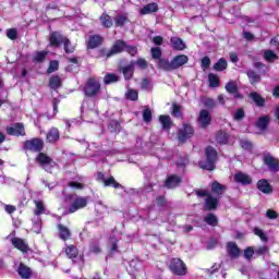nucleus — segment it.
I'll return each instance as SVG.
<instances>
[{
  "instance_id": "c03bdc74",
  "label": "nucleus",
  "mask_w": 279,
  "mask_h": 279,
  "mask_svg": "<svg viewBox=\"0 0 279 279\" xmlns=\"http://www.w3.org/2000/svg\"><path fill=\"white\" fill-rule=\"evenodd\" d=\"M247 76L252 84H256V82H260V76L256 74L254 71H248Z\"/></svg>"
},
{
  "instance_id": "9b49d317",
  "label": "nucleus",
  "mask_w": 279,
  "mask_h": 279,
  "mask_svg": "<svg viewBox=\"0 0 279 279\" xmlns=\"http://www.w3.org/2000/svg\"><path fill=\"white\" fill-rule=\"evenodd\" d=\"M24 147L29 151H40L43 149V140L34 138V140L27 141Z\"/></svg>"
},
{
  "instance_id": "052dcab7",
  "label": "nucleus",
  "mask_w": 279,
  "mask_h": 279,
  "mask_svg": "<svg viewBox=\"0 0 279 279\" xmlns=\"http://www.w3.org/2000/svg\"><path fill=\"white\" fill-rule=\"evenodd\" d=\"M69 186L71 189H77V190H82L84 189V184L80 183V182H75V181H72L69 183Z\"/></svg>"
},
{
  "instance_id": "423d86ee",
  "label": "nucleus",
  "mask_w": 279,
  "mask_h": 279,
  "mask_svg": "<svg viewBox=\"0 0 279 279\" xmlns=\"http://www.w3.org/2000/svg\"><path fill=\"white\" fill-rule=\"evenodd\" d=\"M99 90H101L99 82L95 78H89L84 88L86 97H95V95H99Z\"/></svg>"
},
{
  "instance_id": "bf43d9fd",
  "label": "nucleus",
  "mask_w": 279,
  "mask_h": 279,
  "mask_svg": "<svg viewBox=\"0 0 279 279\" xmlns=\"http://www.w3.org/2000/svg\"><path fill=\"white\" fill-rule=\"evenodd\" d=\"M89 252H92L93 254H99V252H101V248H99V244L94 243L89 246Z\"/></svg>"
},
{
  "instance_id": "774afa93",
  "label": "nucleus",
  "mask_w": 279,
  "mask_h": 279,
  "mask_svg": "<svg viewBox=\"0 0 279 279\" xmlns=\"http://www.w3.org/2000/svg\"><path fill=\"white\" fill-rule=\"evenodd\" d=\"M162 37H160V36H156V37H154L153 38V43L155 44V45H162Z\"/></svg>"
},
{
  "instance_id": "58836bf2",
  "label": "nucleus",
  "mask_w": 279,
  "mask_h": 279,
  "mask_svg": "<svg viewBox=\"0 0 279 279\" xmlns=\"http://www.w3.org/2000/svg\"><path fill=\"white\" fill-rule=\"evenodd\" d=\"M50 88H60L62 86V81L60 80L59 76H52L49 81Z\"/></svg>"
},
{
  "instance_id": "6e6d98bb",
  "label": "nucleus",
  "mask_w": 279,
  "mask_h": 279,
  "mask_svg": "<svg viewBox=\"0 0 279 279\" xmlns=\"http://www.w3.org/2000/svg\"><path fill=\"white\" fill-rule=\"evenodd\" d=\"M7 36L10 40H16V29L10 28L7 31Z\"/></svg>"
},
{
  "instance_id": "a211bd4d",
  "label": "nucleus",
  "mask_w": 279,
  "mask_h": 279,
  "mask_svg": "<svg viewBox=\"0 0 279 279\" xmlns=\"http://www.w3.org/2000/svg\"><path fill=\"white\" fill-rule=\"evenodd\" d=\"M170 43L177 51H184L186 49V44L179 37H172Z\"/></svg>"
},
{
  "instance_id": "39448f33",
  "label": "nucleus",
  "mask_w": 279,
  "mask_h": 279,
  "mask_svg": "<svg viewBox=\"0 0 279 279\" xmlns=\"http://www.w3.org/2000/svg\"><path fill=\"white\" fill-rule=\"evenodd\" d=\"M66 202L70 204V213H76V210H80L81 208H86L88 198L72 194L68 197Z\"/></svg>"
},
{
  "instance_id": "412c9836",
  "label": "nucleus",
  "mask_w": 279,
  "mask_h": 279,
  "mask_svg": "<svg viewBox=\"0 0 279 279\" xmlns=\"http://www.w3.org/2000/svg\"><path fill=\"white\" fill-rule=\"evenodd\" d=\"M227 252L229 256H231V258H236V256L241 254V251H239V246H236V244L233 242H229L227 244Z\"/></svg>"
},
{
  "instance_id": "ea45409f",
  "label": "nucleus",
  "mask_w": 279,
  "mask_h": 279,
  "mask_svg": "<svg viewBox=\"0 0 279 279\" xmlns=\"http://www.w3.org/2000/svg\"><path fill=\"white\" fill-rule=\"evenodd\" d=\"M267 125H269V117L265 116L258 119L257 128H259V130H265Z\"/></svg>"
},
{
  "instance_id": "e433bc0d",
  "label": "nucleus",
  "mask_w": 279,
  "mask_h": 279,
  "mask_svg": "<svg viewBox=\"0 0 279 279\" xmlns=\"http://www.w3.org/2000/svg\"><path fill=\"white\" fill-rule=\"evenodd\" d=\"M100 22L104 27H112V19L106 13L100 16Z\"/></svg>"
},
{
  "instance_id": "f3484780",
  "label": "nucleus",
  "mask_w": 279,
  "mask_h": 279,
  "mask_svg": "<svg viewBox=\"0 0 279 279\" xmlns=\"http://www.w3.org/2000/svg\"><path fill=\"white\" fill-rule=\"evenodd\" d=\"M226 185L215 181L211 183V193H214L215 195H217V197L221 198V195H223V193H226Z\"/></svg>"
},
{
  "instance_id": "13d9d810",
  "label": "nucleus",
  "mask_w": 279,
  "mask_h": 279,
  "mask_svg": "<svg viewBox=\"0 0 279 279\" xmlns=\"http://www.w3.org/2000/svg\"><path fill=\"white\" fill-rule=\"evenodd\" d=\"M124 51H128L130 56H136L137 53L136 47L134 46H125Z\"/></svg>"
},
{
  "instance_id": "bb28decb",
  "label": "nucleus",
  "mask_w": 279,
  "mask_h": 279,
  "mask_svg": "<svg viewBox=\"0 0 279 279\" xmlns=\"http://www.w3.org/2000/svg\"><path fill=\"white\" fill-rule=\"evenodd\" d=\"M60 138V132L58 129H51L49 133L47 134V141L49 143H56Z\"/></svg>"
},
{
  "instance_id": "393cba45",
  "label": "nucleus",
  "mask_w": 279,
  "mask_h": 279,
  "mask_svg": "<svg viewBox=\"0 0 279 279\" xmlns=\"http://www.w3.org/2000/svg\"><path fill=\"white\" fill-rule=\"evenodd\" d=\"M180 182H182V180H180L179 177L177 175H171L167 179L166 181V186L168 189H175V186H178L180 184Z\"/></svg>"
},
{
  "instance_id": "3c124183",
  "label": "nucleus",
  "mask_w": 279,
  "mask_h": 279,
  "mask_svg": "<svg viewBox=\"0 0 279 279\" xmlns=\"http://www.w3.org/2000/svg\"><path fill=\"white\" fill-rule=\"evenodd\" d=\"M172 114H173V117H177V118L182 117V107H180L178 105H173Z\"/></svg>"
},
{
  "instance_id": "79ce46f5",
  "label": "nucleus",
  "mask_w": 279,
  "mask_h": 279,
  "mask_svg": "<svg viewBox=\"0 0 279 279\" xmlns=\"http://www.w3.org/2000/svg\"><path fill=\"white\" fill-rule=\"evenodd\" d=\"M205 221L208 223V226H217L218 223V220H217V216H215V214H208L206 217H205Z\"/></svg>"
},
{
  "instance_id": "37998d69",
  "label": "nucleus",
  "mask_w": 279,
  "mask_h": 279,
  "mask_svg": "<svg viewBox=\"0 0 279 279\" xmlns=\"http://www.w3.org/2000/svg\"><path fill=\"white\" fill-rule=\"evenodd\" d=\"M104 184L105 186H113V189H119V186H121V184L117 183V181L112 177H110L109 179H106L104 181Z\"/></svg>"
},
{
  "instance_id": "cd10ccee",
  "label": "nucleus",
  "mask_w": 279,
  "mask_h": 279,
  "mask_svg": "<svg viewBox=\"0 0 279 279\" xmlns=\"http://www.w3.org/2000/svg\"><path fill=\"white\" fill-rule=\"evenodd\" d=\"M250 97L253 99L256 106H265V98L260 94L253 92L251 93Z\"/></svg>"
},
{
  "instance_id": "4c0bfd02",
  "label": "nucleus",
  "mask_w": 279,
  "mask_h": 279,
  "mask_svg": "<svg viewBox=\"0 0 279 279\" xmlns=\"http://www.w3.org/2000/svg\"><path fill=\"white\" fill-rule=\"evenodd\" d=\"M125 97L126 99H129L130 101H137L138 100V92L136 89H129L125 93Z\"/></svg>"
},
{
  "instance_id": "a18cd8bd",
  "label": "nucleus",
  "mask_w": 279,
  "mask_h": 279,
  "mask_svg": "<svg viewBox=\"0 0 279 279\" xmlns=\"http://www.w3.org/2000/svg\"><path fill=\"white\" fill-rule=\"evenodd\" d=\"M128 23V16L126 15H119L116 17V25L117 27H121V25H125Z\"/></svg>"
},
{
  "instance_id": "338daca9",
  "label": "nucleus",
  "mask_w": 279,
  "mask_h": 279,
  "mask_svg": "<svg viewBox=\"0 0 279 279\" xmlns=\"http://www.w3.org/2000/svg\"><path fill=\"white\" fill-rule=\"evenodd\" d=\"M241 147L243 149H252V143H250L247 141H243V142H241Z\"/></svg>"
},
{
  "instance_id": "dca6fc26",
  "label": "nucleus",
  "mask_w": 279,
  "mask_h": 279,
  "mask_svg": "<svg viewBox=\"0 0 279 279\" xmlns=\"http://www.w3.org/2000/svg\"><path fill=\"white\" fill-rule=\"evenodd\" d=\"M121 51H125V43H123L122 40H118L116 41V44L113 45V47L111 48L107 57L110 58V56L121 53Z\"/></svg>"
},
{
  "instance_id": "69168bd1",
  "label": "nucleus",
  "mask_w": 279,
  "mask_h": 279,
  "mask_svg": "<svg viewBox=\"0 0 279 279\" xmlns=\"http://www.w3.org/2000/svg\"><path fill=\"white\" fill-rule=\"evenodd\" d=\"M136 64L140 69H146L147 68V61L145 59H140L136 61Z\"/></svg>"
},
{
  "instance_id": "2eb2a0df",
  "label": "nucleus",
  "mask_w": 279,
  "mask_h": 279,
  "mask_svg": "<svg viewBox=\"0 0 279 279\" xmlns=\"http://www.w3.org/2000/svg\"><path fill=\"white\" fill-rule=\"evenodd\" d=\"M264 162L270 169V171H278L279 169L278 159L267 155L264 157Z\"/></svg>"
},
{
  "instance_id": "603ef678",
  "label": "nucleus",
  "mask_w": 279,
  "mask_h": 279,
  "mask_svg": "<svg viewBox=\"0 0 279 279\" xmlns=\"http://www.w3.org/2000/svg\"><path fill=\"white\" fill-rule=\"evenodd\" d=\"M59 66H60V63L58 61H51L48 68V73H54V71H58Z\"/></svg>"
},
{
  "instance_id": "0eeeda50",
  "label": "nucleus",
  "mask_w": 279,
  "mask_h": 279,
  "mask_svg": "<svg viewBox=\"0 0 279 279\" xmlns=\"http://www.w3.org/2000/svg\"><path fill=\"white\" fill-rule=\"evenodd\" d=\"M170 269L172 274H177V276H185L186 275V266L184 262L180 258H174L170 262Z\"/></svg>"
},
{
  "instance_id": "5701e85b",
  "label": "nucleus",
  "mask_w": 279,
  "mask_h": 279,
  "mask_svg": "<svg viewBox=\"0 0 279 279\" xmlns=\"http://www.w3.org/2000/svg\"><path fill=\"white\" fill-rule=\"evenodd\" d=\"M134 64L135 62H131L129 65L122 68V73L125 80H132V75H134Z\"/></svg>"
},
{
  "instance_id": "4d7b16f0",
  "label": "nucleus",
  "mask_w": 279,
  "mask_h": 279,
  "mask_svg": "<svg viewBox=\"0 0 279 279\" xmlns=\"http://www.w3.org/2000/svg\"><path fill=\"white\" fill-rule=\"evenodd\" d=\"M252 256H254V248L253 247H248L244 251V258H247V260H250V258H252Z\"/></svg>"
},
{
  "instance_id": "8fccbe9b",
  "label": "nucleus",
  "mask_w": 279,
  "mask_h": 279,
  "mask_svg": "<svg viewBox=\"0 0 279 279\" xmlns=\"http://www.w3.org/2000/svg\"><path fill=\"white\" fill-rule=\"evenodd\" d=\"M160 56H162V51L160 50L159 47H157V48H151V57H153L155 60H160Z\"/></svg>"
},
{
  "instance_id": "c85d7f7f",
  "label": "nucleus",
  "mask_w": 279,
  "mask_h": 279,
  "mask_svg": "<svg viewBox=\"0 0 279 279\" xmlns=\"http://www.w3.org/2000/svg\"><path fill=\"white\" fill-rule=\"evenodd\" d=\"M58 230H59V236L63 241H66V239H69V236H71V231H69V228H66L62 225H59Z\"/></svg>"
},
{
  "instance_id": "ddd939ff",
  "label": "nucleus",
  "mask_w": 279,
  "mask_h": 279,
  "mask_svg": "<svg viewBox=\"0 0 279 279\" xmlns=\"http://www.w3.org/2000/svg\"><path fill=\"white\" fill-rule=\"evenodd\" d=\"M193 136V126L185 124L183 126V130L179 133V141L181 143H184V141H186V138H191Z\"/></svg>"
},
{
  "instance_id": "5fc2aeb1",
  "label": "nucleus",
  "mask_w": 279,
  "mask_h": 279,
  "mask_svg": "<svg viewBox=\"0 0 279 279\" xmlns=\"http://www.w3.org/2000/svg\"><path fill=\"white\" fill-rule=\"evenodd\" d=\"M143 119L146 123H149V121H151V110L145 109L143 112Z\"/></svg>"
},
{
  "instance_id": "f704fd0d",
  "label": "nucleus",
  "mask_w": 279,
  "mask_h": 279,
  "mask_svg": "<svg viewBox=\"0 0 279 279\" xmlns=\"http://www.w3.org/2000/svg\"><path fill=\"white\" fill-rule=\"evenodd\" d=\"M159 121L163 128V130H169L171 128V117L169 116H160Z\"/></svg>"
},
{
  "instance_id": "f8f14e48",
  "label": "nucleus",
  "mask_w": 279,
  "mask_h": 279,
  "mask_svg": "<svg viewBox=\"0 0 279 279\" xmlns=\"http://www.w3.org/2000/svg\"><path fill=\"white\" fill-rule=\"evenodd\" d=\"M11 243L13 246L16 247V250H20V252H29V246L27 245V242L20 238H13L11 240Z\"/></svg>"
},
{
  "instance_id": "864d4df0",
  "label": "nucleus",
  "mask_w": 279,
  "mask_h": 279,
  "mask_svg": "<svg viewBox=\"0 0 279 279\" xmlns=\"http://www.w3.org/2000/svg\"><path fill=\"white\" fill-rule=\"evenodd\" d=\"M254 234H256V236H259L262 241H267V235L265 234V232H263V230L255 228Z\"/></svg>"
},
{
  "instance_id": "6e6552de",
  "label": "nucleus",
  "mask_w": 279,
  "mask_h": 279,
  "mask_svg": "<svg viewBox=\"0 0 279 279\" xmlns=\"http://www.w3.org/2000/svg\"><path fill=\"white\" fill-rule=\"evenodd\" d=\"M36 160L46 171H49L51 168L56 167V161H53V159H51V157L47 156L45 153H39Z\"/></svg>"
},
{
  "instance_id": "680f3d73",
  "label": "nucleus",
  "mask_w": 279,
  "mask_h": 279,
  "mask_svg": "<svg viewBox=\"0 0 279 279\" xmlns=\"http://www.w3.org/2000/svg\"><path fill=\"white\" fill-rule=\"evenodd\" d=\"M269 252V248L267 246H260L255 251V254H257L258 256L263 255V254H267Z\"/></svg>"
},
{
  "instance_id": "4be33fe9",
  "label": "nucleus",
  "mask_w": 279,
  "mask_h": 279,
  "mask_svg": "<svg viewBox=\"0 0 279 279\" xmlns=\"http://www.w3.org/2000/svg\"><path fill=\"white\" fill-rule=\"evenodd\" d=\"M153 12H158V4L157 3H148L144 8L141 9L140 14H153Z\"/></svg>"
},
{
  "instance_id": "473e14b6",
  "label": "nucleus",
  "mask_w": 279,
  "mask_h": 279,
  "mask_svg": "<svg viewBox=\"0 0 279 279\" xmlns=\"http://www.w3.org/2000/svg\"><path fill=\"white\" fill-rule=\"evenodd\" d=\"M208 80H209V86H211V88H217L221 84V81H219V76H217V74L210 73L208 75Z\"/></svg>"
},
{
  "instance_id": "09e8293b",
  "label": "nucleus",
  "mask_w": 279,
  "mask_h": 279,
  "mask_svg": "<svg viewBox=\"0 0 279 279\" xmlns=\"http://www.w3.org/2000/svg\"><path fill=\"white\" fill-rule=\"evenodd\" d=\"M41 228H43V222L39 219L37 221H34L33 232H35L36 234H40Z\"/></svg>"
},
{
  "instance_id": "de8ad7c7",
  "label": "nucleus",
  "mask_w": 279,
  "mask_h": 279,
  "mask_svg": "<svg viewBox=\"0 0 279 279\" xmlns=\"http://www.w3.org/2000/svg\"><path fill=\"white\" fill-rule=\"evenodd\" d=\"M245 117V111L243 109H238L233 113L234 121H241Z\"/></svg>"
},
{
  "instance_id": "4468645a",
  "label": "nucleus",
  "mask_w": 279,
  "mask_h": 279,
  "mask_svg": "<svg viewBox=\"0 0 279 279\" xmlns=\"http://www.w3.org/2000/svg\"><path fill=\"white\" fill-rule=\"evenodd\" d=\"M234 181L238 184L247 185V184H252V177H250L243 172H238L234 174Z\"/></svg>"
},
{
  "instance_id": "49530a36",
  "label": "nucleus",
  "mask_w": 279,
  "mask_h": 279,
  "mask_svg": "<svg viewBox=\"0 0 279 279\" xmlns=\"http://www.w3.org/2000/svg\"><path fill=\"white\" fill-rule=\"evenodd\" d=\"M47 58V51H38L35 53L34 60L35 62H43Z\"/></svg>"
},
{
  "instance_id": "c756f323",
  "label": "nucleus",
  "mask_w": 279,
  "mask_h": 279,
  "mask_svg": "<svg viewBox=\"0 0 279 279\" xmlns=\"http://www.w3.org/2000/svg\"><path fill=\"white\" fill-rule=\"evenodd\" d=\"M238 85H236V82L234 81H230L229 83H227L226 85V90L227 93H230L231 95H235V97H241L236 94V90H238Z\"/></svg>"
},
{
  "instance_id": "a878e982",
  "label": "nucleus",
  "mask_w": 279,
  "mask_h": 279,
  "mask_svg": "<svg viewBox=\"0 0 279 279\" xmlns=\"http://www.w3.org/2000/svg\"><path fill=\"white\" fill-rule=\"evenodd\" d=\"M35 210H34V215H36V217L40 216V215H45V213H47V208L45 207V203H43L41 201H35Z\"/></svg>"
},
{
  "instance_id": "20e7f679",
  "label": "nucleus",
  "mask_w": 279,
  "mask_h": 279,
  "mask_svg": "<svg viewBox=\"0 0 279 279\" xmlns=\"http://www.w3.org/2000/svg\"><path fill=\"white\" fill-rule=\"evenodd\" d=\"M207 160L199 161L201 169H206L207 171H213L215 169V162H217V150L213 147H207L205 150Z\"/></svg>"
},
{
  "instance_id": "aec40b11",
  "label": "nucleus",
  "mask_w": 279,
  "mask_h": 279,
  "mask_svg": "<svg viewBox=\"0 0 279 279\" xmlns=\"http://www.w3.org/2000/svg\"><path fill=\"white\" fill-rule=\"evenodd\" d=\"M101 43H104V38H101V36H99V35L90 36L88 39V48L95 49V48L99 47V45H101Z\"/></svg>"
},
{
  "instance_id": "6ab92c4d",
  "label": "nucleus",
  "mask_w": 279,
  "mask_h": 279,
  "mask_svg": "<svg viewBox=\"0 0 279 279\" xmlns=\"http://www.w3.org/2000/svg\"><path fill=\"white\" fill-rule=\"evenodd\" d=\"M257 189L258 191H260L262 193H266V194H269L271 193L272 189H271V185L269 184V182L265 179L263 180H259L257 182Z\"/></svg>"
},
{
  "instance_id": "e2e57ef3",
  "label": "nucleus",
  "mask_w": 279,
  "mask_h": 279,
  "mask_svg": "<svg viewBox=\"0 0 279 279\" xmlns=\"http://www.w3.org/2000/svg\"><path fill=\"white\" fill-rule=\"evenodd\" d=\"M266 217L268 219H278V213L274 211L272 209L267 210Z\"/></svg>"
},
{
  "instance_id": "72a5a7b5",
  "label": "nucleus",
  "mask_w": 279,
  "mask_h": 279,
  "mask_svg": "<svg viewBox=\"0 0 279 279\" xmlns=\"http://www.w3.org/2000/svg\"><path fill=\"white\" fill-rule=\"evenodd\" d=\"M228 69V61L225 58H221L215 65L214 71H226Z\"/></svg>"
},
{
  "instance_id": "b1692460",
  "label": "nucleus",
  "mask_w": 279,
  "mask_h": 279,
  "mask_svg": "<svg viewBox=\"0 0 279 279\" xmlns=\"http://www.w3.org/2000/svg\"><path fill=\"white\" fill-rule=\"evenodd\" d=\"M17 274L21 276V278H23V279H29V278H32V270L27 267V266H25V265H23V264H21L20 265V267H19V269H17Z\"/></svg>"
},
{
  "instance_id": "0e129e2a",
  "label": "nucleus",
  "mask_w": 279,
  "mask_h": 279,
  "mask_svg": "<svg viewBox=\"0 0 279 279\" xmlns=\"http://www.w3.org/2000/svg\"><path fill=\"white\" fill-rule=\"evenodd\" d=\"M202 66L204 69H208V66H210V58H208V57L203 58L202 59Z\"/></svg>"
},
{
  "instance_id": "9d476101",
  "label": "nucleus",
  "mask_w": 279,
  "mask_h": 279,
  "mask_svg": "<svg viewBox=\"0 0 279 279\" xmlns=\"http://www.w3.org/2000/svg\"><path fill=\"white\" fill-rule=\"evenodd\" d=\"M213 120L210 112H208V110L203 109L199 112L198 116V125L201 128H208V125H210V121Z\"/></svg>"
},
{
  "instance_id": "f257e3e1",
  "label": "nucleus",
  "mask_w": 279,
  "mask_h": 279,
  "mask_svg": "<svg viewBox=\"0 0 279 279\" xmlns=\"http://www.w3.org/2000/svg\"><path fill=\"white\" fill-rule=\"evenodd\" d=\"M189 62V57L186 54H180L174 57L171 62L160 59L159 66L165 71H173L175 69H180V66H184Z\"/></svg>"
},
{
  "instance_id": "1a4fd4ad",
  "label": "nucleus",
  "mask_w": 279,
  "mask_h": 279,
  "mask_svg": "<svg viewBox=\"0 0 279 279\" xmlns=\"http://www.w3.org/2000/svg\"><path fill=\"white\" fill-rule=\"evenodd\" d=\"M7 133L10 136H25V126L23 123H16L7 128Z\"/></svg>"
},
{
  "instance_id": "7ed1b4c3",
  "label": "nucleus",
  "mask_w": 279,
  "mask_h": 279,
  "mask_svg": "<svg viewBox=\"0 0 279 279\" xmlns=\"http://www.w3.org/2000/svg\"><path fill=\"white\" fill-rule=\"evenodd\" d=\"M196 195H198V197H206L205 210H217V207L219 206V199H221L219 196H213L206 190L196 191Z\"/></svg>"
},
{
  "instance_id": "2f4dec72",
  "label": "nucleus",
  "mask_w": 279,
  "mask_h": 279,
  "mask_svg": "<svg viewBox=\"0 0 279 279\" xmlns=\"http://www.w3.org/2000/svg\"><path fill=\"white\" fill-rule=\"evenodd\" d=\"M119 80H121V77H119V75L117 74H112V73H108L105 75L104 77V83L106 85L108 84H114V82H119Z\"/></svg>"
},
{
  "instance_id": "7c9ffc66",
  "label": "nucleus",
  "mask_w": 279,
  "mask_h": 279,
  "mask_svg": "<svg viewBox=\"0 0 279 279\" xmlns=\"http://www.w3.org/2000/svg\"><path fill=\"white\" fill-rule=\"evenodd\" d=\"M229 138L230 137L228 136V133H226L223 131L218 132L216 135V141H217V143H219V145H226V143H228Z\"/></svg>"
},
{
  "instance_id": "f03ea898",
  "label": "nucleus",
  "mask_w": 279,
  "mask_h": 279,
  "mask_svg": "<svg viewBox=\"0 0 279 279\" xmlns=\"http://www.w3.org/2000/svg\"><path fill=\"white\" fill-rule=\"evenodd\" d=\"M64 46L65 53H73L75 51V47H71L69 49V45H71V40L69 38L63 37L60 33H51L50 35V45L51 47H60V45Z\"/></svg>"
},
{
  "instance_id": "c9c22d12",
  "label": "nucleus",
  "mask_w": 279,
  "mask_h": 279,
  "mask_svg": "<svg viewBox=\"0 0 279 279\" xmlns=\"http://www.w3.org/2000/svg\"><path fill=\"white\" fill-rule=\"evenodd\" d=\"M65 254L69 258H77V247L70 245L65 248Z\"/></svg>"
},
{
  "instance_id": "a19ab883",
  "label": "nucleus",
  "mask_w": 279,
  "mask_h": 279,
  "mask_svg": "<svg viewBox=\"0 0 279 279\" xmlns=\"http://www.w3.org/2000/svg\"><path fill=\"white\" fill-rule=\"evenodd\" d=\"M264 58L267 62H274V61L278 60V56L276 53H274V51H271V50H266L264 52Z\"/></svg>"
}]
</instances>
